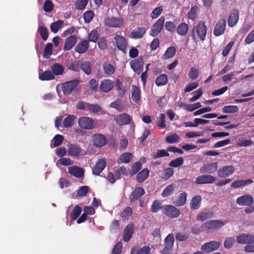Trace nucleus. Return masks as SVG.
<instances>
[{"instance_id": "1", "label": "nucleus", "mask_w": 254, "mask_h": 254, "mask_svg": "<svg viewBox=\"0 0 254 254\" xmlns=\"http://www.w3.org/2000/svg\"><path fill=\"white\" fill-rule=\"evenodd\" d=\"M236 241L239 244H247L244 248L246 252H254V235L242 233L237 236Z\"/></svg>"}, {"instance_id": "2", "label": "nucleus", "mask_w": 254, "mask_h": 254, "mask_svg": "<svg viewBox=\"0 0 254 254\" xmlns=\"http://www.w3.org/2000/svg\"><path fill=\"white\" fill-rule=\"evenodd\" d=\"M207 33V27L204 21H200L194 26L191 31V36L194 41L199 39L201 41L205 40Z\"/></svg>"}, {"instance_id": "3", "label": "nucleus", "mask_w": 254, "mask_h": 254, "mask_svg": "<svg viewBox=\"0 0 254 254\" xmlns=\"http://www.w3.org/2000/svg\"><path fill=\"white\" fill-rule=\"evenodd\" d=\"M79 81L77 79H73L69 81L64 83L62 85L63 92L65 95H69L72 92L76 89Z\"/></svg>"}, {"instance_id": "4", "label": "nucleus", "mask_w": 254, "mask_h": 254, "mask_svg": "<svg viewBox=\"0 0 254 254\" xmlns=\"http://www.w3.org/2000/svg\"><path fill=\"white\" fill-rule=\"evenodd\" d=\"M164 248L161 252L163 254H170L174 243V236L173 233L169 234L164 240Z\"/></svg>"}, {"instance_id": "5", "label": "nucleus", "mask_w": 254, "mask_h": 254, "mask_svg": "<svg viewBox=\"0 0 254 254\" xmlns=\"http://www.w3.org/2000/svg\"><path fill=\"white\" fill-rule=\"evenodd\" d=\"M67 153L69 156L78 158L81 155L82 149L77 143H70L67 145Z\"/></svg>"}, {"instance_id": "6", "label": "nucleus", "mask_w": 254, "mask_h": 254, "mask_svg": "<svg viewBox=\"0 0 254 254\" xmlns=\"http://www.w3.org/2000/svg\"><path fill=\"white\" fill-rule=\"evenodd\" d=\"M78 125L81 128L88 130L93 129L95 126L94 121L87 117H80L78 120Z\"/></svg>"}, {"instance_id": "7", "label": "nucleus", "mask_w": 254, "mask_h": 254, "mask_svg": "<svg viewBox=\"0 0 254 254\" xmlns=\"http://www.w3.org/2000/svg\"><path fill=\"white\" fill-rule=\"evenodd\" d=\"M163 213L167 217L171 218H177L180 215V210L171 205H166L164 206Z\"/></svg>"}, {"instance_id": "8", "label": "nucleus", "mask_w": 254, "mask_h": 254, "mask_svg": "<svg viewBox=\"0 0 254 254\" xmlns=\"http://www.w3.org/2000/svg\"><path fill=\"white\" fill-rule=\"evenodd\" d=\"M165 22V18L161 16L157 21L152 26L150 35L153 37H155L161 31Z\"/></svg>"}, {"instance_id": "9", "label": "nucleus", "mask_w": 254, "mask_h": 254, "mask_svg": "<svg viewBox=\"0 0 254 254\" xmlns=\"http://www.w3.org/2000/svg\"><path fill=\"white\" fill-rule=\"evenodd\" d=\"M220 245L221 244L219 242L212 241L202 245L201 247V250L205 253H209L217 250Z\"/></svg>"}, {"instance_id": "10", "label": "nucleus", "mask_w": 254, "mask_h": 254, "mask_svg": "<svg viewBox=\"0 0 254 254\" xmlns=\"http://www.w3.org/2000/svg\"><path fill=\"white\" fill-rule=\"evenodd\" d=\"M226 25V22L224 19H219L214 27V35L216 37L223 35L225 31Z\"/></svg>"}, {"instance_id": "11", "label": "nucleus", "mask_w": 254, "mask_h": 254, "mask_svg": "<svg viewBox=\"0 0 254 254\" xmlns=\"http://www.w3.org/2000/svg\"><path fill=\"white\" fill-rule=\"evenodd\" d=\"M236 203L240 206H251L254 203V198L250 194L243 195L237 198Z\"/></svg>"}, {"instance_id": "12", "label": "nucleus", "mask_w": 254, "mask_h": 254, "mask_svg": "<svg viewBox=\"0 0 254 254\" xmlns=\"http://www.w3.org/2000/svg\"><path fill=\"white\" fill-rule=\"evenodd\" d=\"M224 224L225 223L221 220H210L204 223L202 227L208 230L217 229L223 227Z\"/></svg>"}, {"instance_id": "13", "label": "nucleus", "mask_w": 254, "mask_h": 254, "mask_svg": "<svg viewBox=\"0 0 254 254\" xmlns=\"http://www.w3.org/2000/svg\"><path fill=\"white\" fill-rule=\"evenodd\" d=\"M216 178L210 175L205 174L197 177L195 183L198 185L212 184L216 181Z\"/></svg>"}, {"instance_id": "14", "label": "nucleus", "mask_w": 254, "mask_h": 254, "mask_svg": "<svg viewBox=\"0 0 254 254\" xmlns=\"http://www.w3.org/2000/svg\"><path fill=\"white\" fill-rule=\"evenodd\" d=\"M114 40L118 50L125 52L127 47V41L125 37L117 34L115 36Z\"/></svg>"}, {"instance_id": "15", "label": "nucleus", "mask_w": 254, "mask_h": 254, "mask_svg": "<svg viewBox=\"0 0 254 254\" xmlns=\"http://www.w3.org/2000/svg\"><path fill=\"white\" fill-rule=\"evenodd\" d=\"M218 168L216 162L207 163L204 165L200 169V172L202 174H211L215 173Z\"/></svg>"}, {"instance_id": "16", "label": "nucleus", "mask_w": 254, "mask_h": 254, "mask_svg": "<svg viewBox=\"0 0 254 254\" xmlns=\"http://www.w3.org/2000/svg\"><path fill=\"white\" fill-rule=\"evenodd\" d=\"M116 123L120 126L127 125L130 123L132 118L129 115L123 113L118 115L115 119Z\"/></svg>"}, {"instance_id": "17", "label": "nucleus", "mask_w": 254, "mask_h": 254, "mask_svg": "<svg viewBox=\"0 0 254 254\" xmlns=\"http://www.w3.org/2000/svg\"><path fill=\"white\" fill-rule=\"evenodd\" d=\"M130 66L134 71L140 73L143 69L144 61L142 57H139L130 62Z\"/></svg>"}, {"instance_id": "18", "label": "nucleus", "mask_w": 254, "mask_h": 254, "mask_svg": "<svg viewBox=\"0 0 254 254\" xmlns=\"http://www.w3.org/2000/svg\"><path fill=\"white\" fill-rule=\"evenodd\" d=\"M235 171V168L232 165L226 166L219 168L217 174L221 178H226L231 175Z\"/></svg>"}, {"instance_id": "19", "label": "nucleus", "mask_w": 254, "mask_h": 254, "mask_svg": "<svg viewBox=\"0 0 254 254\" xmlns=\"http://www.w3.org/2000/svg\"><path fill=\"white\" fill-rule=\"evenodd\" d=\"M93 144L96 147H101L106 143V137L101 134H94L92 136Z\"/></svg>"}, {"instance_id": "20", "label": "nucleus", "mask_w": 254, "mask_h": 254, "mask_svg": "<svg viewBox=\"0 0 254 254\" xmlns=\"http://www.w3.org/2000/svg\"><path fill=\"white\" fill-rule=\"evenodd\" d=\"M105 23L108 26L116 28H120L123 25V22L121 19L113 17L106 18L105 19Z\"/></svg>"}, {"instance_id": "21", "label": "nucleus", "mask_w": 254, "mask_h": 254, "mask_svg": "<svg viewBox=\"0 0 254 254\" xmlns=\"http://www.w3.org/2000/svg\"><path fill=\"white\" fill-rule=\"evenodd\" d=\"M114 83L110 79H104L101 81L100 88L103 92H108L114 87Z\"/></svg>"}, {"instance_id": "22", "label": "nucleus", "mask_w": 254, "mask_h": 254, "mask_svg": "<svg viewBox=\"0 0 254 254\" xmlns=\"http://www.w3.org/2000/svg\"><path fill=\"white\" fill-rule=\"evenodd\" d=\"M106 166V162L104 159L98 160L95 167L93 169V174L95 175H99Z\"/></svg>"}, {"instance_id": "23", "label": "nucleus", "mask_w": 254, "mask_h": 254, "mask_svg": "<svg viewBox=\"0 0 254 254\" xmlns=\"http://www.w3.org/2000/svg\"><path fill=\"white\" fill-rule=\"evenodd\" d=\"M68 173L76 178H80L83 176L84 171L83 168L73 166L68 168Z\"/></svg>"}, {"instance_id": "24", "label": "nucleus", "mask_w": 254, "mask_h": 254, "mask_svg": "<svg viewBox=\"0 0 254 254\" xmlns=\"http://www.w3.org/2000/svg\"><path fill=\"white\" fill-rule=\"evenodd\" d=\"M89 48V42L87 40H83L79 42L76 46L75 51L80 54L86 52Z\"/></svg>"}, {"instance_id": "25", "label": "nucleus", "mask_w": 254, "mask_h": 254, "mask_svg": "<svg viewBox=\"0 0 254 254\" xmlns=\"http://www.w3.org/2000/svg\"><path fill=\"white\" fill-rule=\"evenodd\" d=\"M146 32V29L144 27H137L134 29L130 33V38L134 39H138L142 38Z\"/></svg>"}, {"instance_id": "26", "label": "nucleus", "mask_w": 254, "mask_h": 254, "mask_svg": "<svg viewBox=\"0 0 254 254\" xmlns=\"http://www.w3.org/2000/svg\"><path fill=\"white\" fill-rule=\"evenodd\" d=\"M151 248L149 246H144L142 248L134 247L131 249L130 254H150Z\"/></svg>"}, {"instance_id": "27", "label": "nucleus", "mask_w": 254, "mask_h": 254, "mask_svg": "<svg viewBox=\"0 0 254 254\" xmlns=\"http://www.w3.org/2000/svg\"><path fill=\"white\" fill-rule=\"evenodd\" d=\"M77 41V36L76 35H71L68 37L65 40L64 50V51L70 50L76 44Z\"/></svg>"}, {"instance_id": "28", "label": "nucleus", "mask_w": 254, "mask_h": 254, "mask_svg": "<svg viewBox=\"0 0 254 254\" xmlns=\"http://www.w3.org/2000/svg\"><path fill=\"white\" fill-rule=\"evenodd\" d=\"M202 198L200 195H196L192 197L190 203V209L191 210L198 209L201 205Z\"/></svg>"}, {"instance_id": "29", "label": "nucleus", "mask_w": 254, "mask_h": 254, "mask_svg": "<svg viewBox=\"0 0 254 254\" xmlns=\"http://www.w3.org/2000/svg\"><path fill=\"white\" fill-rule=\"evenodd\" d=\"M239 12L237 10H234L230 14L228 20L229 26L232 27L234 26L238 22L239 20Z\"/></svg>"}, {"instance_id": "30", "label": "nucleus", "mask_w": 254, "mask_h": 254, "mask_svg": "<svg viewBox=\"0 0 254 254\" xmlns=\"http://www.w3.org/2000/svg\"><path fill=\"white\" fill-rule=\"evenodd\" d=\"M133 224H130L127 225L125 229L124 232L123 239L125 242H128L132 237L133 233Z\"/></svg>"}, {"instance_id": "31", "label": "nucleus", "mask_w": 254, "mask_h": 254, "mask_svg": "<svg viewBox=\"0 0 254 254\" xmlns=\"http://www.w3.org/2000/svg\"><path fill=\"white\" fill-rule=\"evenodd\" d=\"M254 182L252 179L240 180L234 181L231 185L232 188L236 189L242 187H244Z\"/></svg>"}, {"instance_id": "32", "label": "nucleus", "mask_w": 254, "mask_h": 254, "mask_svg": "<svg viewBox=\"0 0 254 254\" xmlns=\"http://www.w3.org/2000/svg\"><path fill=\"white\" fill-rule=\"evenodd\" d=\"M131 99L132 101L135 103H138L141 98L140 89L136 85H132L131 86Z\"/></svg>"}, {"instance_id": "33", "label": "nucleus", "mask_w": 254, "mask_h": 254, "mask_svg": "<svg viewBox=\"0 0 254 254\" xmlns=\"http://www.w3.org/2000/svg\"><path fill=\"white\" fill-rule=\"evenodd\" d=\"M144 193V190L142 188H137L132 192L130 196V199L131 201L136 200L141 197Z\"/></svg>"}, {"instance_id": "34", "label": "nucleus", "mask_w": 254, "mask_h": 254, "mask_svg": "<svg viewBox=\"0 0 254 254\" xmlns=\"http://www.w3.org/2000/svg\"><path fill=\"white\" fill-rule=\"evenodd\" d=\"M213 213L210 211H205L198 214L196 216V220L202 222L211 218L213 217Z\"/></svg>"}, {"instance_id": "35", "label": "nucleus", "mask_w": 254, "mask_h": 254, "mask_svg": "<svg viewBox=\"0 0 254 254\" xmlns=\"http://www.w3.org/2000/svg\"><path fill=\"white\" fill-rule=\"evenodd\" d=\"M51 70L54 75H60L64 73V68L63 65L58 63H55L52 66Z\"/></svg>"}, {"instance_id": "36", "label": "nucleus", "mask_w": 254, "mask_h": 254, "mask_svg": "<svg viewBox=\"0 0 254 254\" xmlns=\"http://www.w3.org/2000/svg\"><path fill=\"white\" fill-rule=\"evenodd\" d=\"M55 78L54 75L50 70H46L39 74V78L41 80H50L54 79Z\"/></svg>"}, {"instance_id": "37", "label": "nucleus", "mask_w": 254, "mask_h": 254, "mask_svg": "<svg viewBox=\"0 0 254 254\" xmlns=\"http://www.w3.org/2000/svg\"><path fill=\"white\" fill-rule=\"evenodd\" d=\"M187 195V194L185 192H183L179 194L174 202L176 205L177 206L184 205L186 202Z\"/></svg>"}, {"instance_id": "38", "label": "nucleus", "mask_w": 254, "mask_h": 254, "mask_svg": "<svg viewBox=\"0 0 254 254\" xmlns=\"http://www.w3.org/2000/svg\"><path fill=\"white\" fill-rule=\"evenodd\" d=\"M103 69L104 73L108 75L113 74L115 70L113 65L108 62H105L103 64Z\"/></svg>"}, {"instance_id": "39", "label": "nucleus", "mask_w": 254, "mask_h": 254, "mask_svg": "<svg viewBox=\"0 0 254 254\" xmlns=\"http://www.w3.org/2000/svg\"><path fill=\"white\" fill-rule=\"evenodd\" d=\"M189 30V26L186 23H180L177 29V33L181 36H185Z\"/></svg>"}, {"instance_id": "40", "label": "nucleus", "mask_w": 254, "mask_h": 254, "mask_svg": "<svg viewBox=\"0 0 254 254\" xmlns=\"http://www.w3.org/2000/svg\"><path fill=\"white\" fill-rule=\"evenodd\" d=\"M149 171L147 169H143L136 176L137 181L139 183L144 182L149 175Z\"/></svg>"}, {"instance_id": "41", "label": "nucleus", "mask_w": 254, "mask_h": 254, "mask_svg": "<svg viewBox=\"0 0 254 254\" xmlns=\"http://www.w3.org/2000/svg\"><path fill=\"white\" fill-rule=\"evenodd\" d=\"M132 157V155L130 153L126 152L122 154L119 159L118 160V163H127L130 162L131 159Z\"/></svg>"}, {"instance_id": "42", "label": "nucleus", "mask_w": 254, "mask_h": 254, "mask_svg": "<svg viewBox=\"0 0 254 254\" xmlns=\"http://www.w3.org/2000/svg\"><path fill=\"white\" fill-rule=\"evenodd\" d=\"M168 82V76L165 74H162L158 76L155 80V83L158 86L166 85Z\"/></svg>"}, {"instance_id": "43", "label": "nucleus", "mask_w": 254, "mask_h": 254, "mask_svg": "<svg viewBox=\"0 0 254 254\" xmlns=\"http://www.w3.org/2000/svg\"><path fill=\"white\" fill-rule=\"evenodd\" d=\"M75 118L74 115L67 116L63 121V127L65 128L71 127Z\"/></svg>"}, {"instance_id": "44", "label": "nucleus", "mask_w": 254, "mask_h": 254, "mask_svg": "<svg viewBox=\"0 0 254 254\" xmlns=\"http://www.w3.org/2000/svg\"><path fill=\"white\" fill-rule=\"evenodd\" d=\"M176 185L175 184H171L166 187L162 192V196L166 197L171 195L174 191Z\"/></svg>"}, {"instance_id": "45", "label": "nucleus", "mask_w": 254, "mask_h": 254, "mask_svg": "<svg viewBox=\"0 0 254 254\" xmlns=\"http://www.w3.org/2000/svg\"><path fill=\"white\" fill-rule=\"evenodd\" d=\"M64 21L61 20L52 23L50 25V28L52 32L54 33H57L59 29L62 27Z\"/></svg>"}, {"instance_id": "46", "label": "nucleus", "mask_w": 254, "mask_h": 254, "mask_svg": "<svg viewBox=\"0 0 254 254\" xmlns=\"http://www.w3.org/2000/svg\"><path fill=\"white\" fill-rule=\"evenodd\" d=\"M81 69L87 75H89L91 73V64L90 62L85 61L82 63L80 64Z\"/></svg>"}, {"instance_id": "47", "label": "nucleus", "mask_w": 254, "mask_h": 254, "mask_svg": "<svg viewBox=\"0 0 254 254\" xmlns=\"http://www.w3.org/2000/svg\"><path fill=\"white\" fill-rule=\"evenodd\" d=\"M81 211V208L78 205H75L70 214L71 219L73 220H76L80 215Z\"/></svg>"}, {"instance_id": "48", "label": "nucleus", "mask_w": 254, "mask_h": 254, "mask_svg": "<svg viewBox=\"0 0 254 254\" xmlns=\"http://www.w3.org/2000/svg\"><path fill=\"white\" fill-rule=\"evenodd\" d=\"M64 140V136L62 135L57 134L54 137L52 142L53 144H51V146L53 147H57L60 145Z\"/></svg>"}, {"instance_id": "49", "label": "nucleus", "mask_w": 254, "mask_h": 254, "mask_svg": "<svg viewBox=\"0 0 254 254\" xmlns=\"http://www.w3.org/2000/svg\"><path fill=\"white\" fill-rule=\"evenodd\" d=\"M238 110V106L234 105L226 106L222 108V111L224 113H235L237 112Z\"/></svg>"}, {"instance_id": "50", "label": "nucleus", "mask_w": 254, "mask_h": 254, "mask_svg": "<svg viewBox=\"0 0 254 254\" xmlns=\"http://www.w3.org/2000/svg\"><path fill=\"white\" fill-rule=\"evenodd\" d=\"M38 31L44 41H46L49 36L47 28L45 26H39Z\"/></svg>"}, {"instance_id": "51", "label": "nucleus", "mask_w": 254, "mask_h": 254, "mask_svg": "<svg viewBox=\"0 0 254 254\" xmlns=\"http://www.w3.org/2000/svg\"><path fill=\"white\" fill-rule=\"evenodd\" d=\"M176 49L174 47H170L167 49L163 55L164 59H168L172 58L175 54Z\"/></svg>"}, {"instance_id": "52", "label": "nucleus", "mask_w": 254, "mask_h": 254, "mask_svg": "<svg viewBox=\"0 0 254 254\" xmlns=\"http://www.w3.org/2000/svg\"><path fill=\"white\" fill-rule=\"evenodd\" d=\"M180 137L176 133L168 135L166 138V141L169 143H178L180 141Z\"/></svg>"}, {"instance_id": "53", "label": "nucleus", "mask_w": 254, "mask_h": 254, "mask_svg": "<svg viewBox=\"0 0 254 254\" xmlns=\"http://www.w3.org/2000/svg\"><path fill=\"white\" fill-rule=\"evenodd\" d=\"M88 3V0H77L75 3V8L78 10H83Z\"/></svg>"}, {"instance_id": "54", "label": "nucleus", "mask_w": 254, "mask_h": 254, "mask_svg": "<svg viewBox=\"0 0 254 254\" xmlns=\"http://www.w3.org/2000/svg\"><path fill=\"white\" fill-rule=\"evenodd\" d=\"M94 16V13L92 10H88L86 11L83 15V19L84 20V22L86 23H90Z\"/></svg>"}, {"instance_id": "55", "label": "nucleus", "mask_w": 254, "mask_h": 254, "mask_svg": "<svg viewBox=\"0 0 254 254\" xmlns=\"http://www.w3.org/2000/svg\"><path fill=\"white\" fill-rule=\"evenodd\" d=\"M89 190V187L86 186L80 187L77 190V197H83L86 195Z\"/></svg>"}, {"instance_id": "56", "label": "nucleus", "mask_w": 254, "mask_h": 254, "mask_svg": "<svg viewBox=\"0 0 254 254\" xmlns=\"http://www.w3.org/2000/svg\"><path fill=\"white\" fill-rule=\"evenodd\" d=\"M132 213L130 207H127L121 213V217L124 220H128Z\"/></svg>"}, {"instance_id": "57", "label": "nucleus", "mask_w": 254, "mask_h": 254, "mask_svg": "<svg viewBox=\"0 0 254 254\" xmlns=\"http://www.w3.org/2000/svg\"><path fill=\"white\" fill-rule=\"evenodd\" d=\"M54 9V4L50 0H46L43 4V9L46 12H50Z\"/></svg>"}, {"instance_id": "58", "label": "nucleus", "mask_w": 254, "mask_h": 254, "mask_svg": "<svg viewBox=\"0 0 254 254\" xmlns=\"http://www.w3.org/2000/svg\"><path fill=\"white\" fill-rule=\"evenodd\" d=\"M184 163V159L182 157L177 158L171 161L169 165L172 167H178L182 165Z\"/></svg>"}, {"instance_id": "59", "label": "nucleus", "mask_w": 254, "mask_h": 254, "mask_svg": "<svg viewBox=\"0 0 254 254\" xmlns=\"http://www.w3.org/2000/svg\"><path fill=\"white\" fill-rule=\"evenodd\" d=\"M189 238V234L187 233L178 232L176 234V239L177 241L183 242L186 241Z\"/></svg>"}, {"instance_id": "60", "label": "nucleus", "mask_w": 254, "mask_h": 254, "mask_svg": "<svg viewBox=\"0 0 254 254\" xmlns=\"http://www.w3.org/2000/svg\"><path fill=\"white\" fill-rule=\"evenodd\" d=\"M161 209V203L158 200L153 201L150 207V211L153 213H156Z\"/></svg>"}, {"instance_id": "61", "label": "nucleus", "mask_w": 254, "mask_h": 254, "mask_svg": "<svg viewBox=\"0 0 254 254\" xmlns=\"http://www.w3.org/2000/svg\"><path fill=\"white\" fill-rule=\"evenodd\" d=\"M53 44L51 43H48L45 48L44 56L46 58H49L52 53Z\"/></svg>"}, {"instance_id": "62", "label": "nucleus", "mask_w": 254, "mask_h": 254, "mask_svg": "<svg viewBox=\"0 0 254 254\" xmlns=\"http://www.w3.org/2000/svg\"><path fill=\"white\" fill-rule=\"evenodd\" d=\"M157 126L162 128H165L166 127V122H165V115L164 114L161 113L160 115V117L157 120Z\"/></svg>"}, {"instance_id": "63", "label": "nucleus", "mask_w": 254, "mask_h": 254, "mask_svg": "<svg viewBox=\"0 0 254 254\" xmlns=\"http://www.w3.org/2000/svg\"><path fill=\"white\" fill-rule=\"evenodd\" d=\"M110 107L117 109L119 112H122L123 110V106L120 100H116L110 104Z\"/></svg>"}, {"instance_id": "64", "label": "nucleus", "mask_w": 254, "mask_h": 254, "mask_svg": "<svg viewBox=\"0 0 254 254\" xmlns=\"http://www.w3.org/2000/svg\"><path fill=\"white\" fill-rule=\"evenodd\" d=\"M199 75V70L195 67H191L189 71V77L191 80L196 79Z\"/></svg>"}]
</instances>
